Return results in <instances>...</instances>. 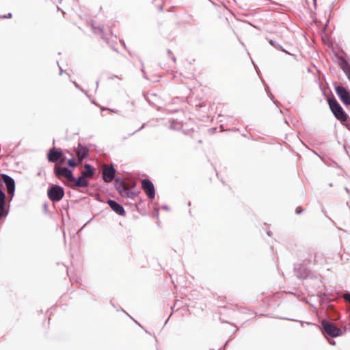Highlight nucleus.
Instances as JSON below:
<instances>
[{"instance_id": "nucleus-1", "label": "nucleus", "mask_w": 350, "mask_h": 350, "mask_svg": "<svg viewBox=\"0 0 350 350\" xmlns=\"http://www.w3.org/2000/svg\"><path fill=\"white\" fill-rule=\"evenodd\" d=\"M319 298V301L323 307H326V313L329 320L332 321L339 320L340 319V313L336 310L335 307L330 304L332 301H336L338 296L328 293H323L320 294Z\"/></svg>"}, {"instance_id": "nucleus-2", "label": "nucleus", "mask_w": 350, "mask_h": 350, "mask_svg": "<svg viewBox=\"0 0 350 350\" xmlns=\"http://www.w3.org/2000/svg\"><path fill=\"white\" fill-rule=\"evenodd\" d=\"M321 330L323 334H326L331 338H336L343 334V331L334 323L323 319L321 321Z\"/></svg>"}, {"instance_id": "nucleus-3", "label": "nucleus", "mask_w": 350, "mask_h": 350, "mask_svg": "<svg viewBox=\"0 0 350 350\" xmlns=\"http://www.w3.org/2000/svg\"><path fill=\"white\" fill-rule=\"evenodd\" d=\"M329 105L331 111L335 117L340 122H346L347 120V116L335 98L328 100Z\"/></svg>"}, {"instance_id": "nucleus-4", "label": "nucleus", "mask_w": 350, "mask_h": 350, "mask_svg": "<svg viewBox=\"0 0 350 350\" xmlns=\"http://www.w3.org/2000/svg\"><path fill=\"white\" fill-rule=\"evenodd\" d=\"M116 187L122 197L133 198L137 195L136 193L132 190L131 186L124 181L116 180Z\"/></svg>"}, {"instance_id": "nucleus-5", "label": "nucleus", "mask_w": 350, "mask_h": 350, "mask_svg": "<svg viewBox=\"0 0 350 350\" xmlns=\"http://www.w3.org/2000/svg\"><path fill=\"white\" fill-rule=\"evenodd\" d=\"M54 172L59 179L64 177L66 180V182H64V183L67 185L74 180L72 172L67 167H60L59 165L56 164L55 165Z\"/></svg>"}, {"instance_id": "nucleus-6", "label": "nucleus", "mask_w": 350, "mask_h": 350, "mask_svg": "<svg viewBox=\"0 0 350 350\" xmlns=\"http://www.w3.org/2000/svg\"><path fill=\"white\" fill-rule=\"evenodd\" d=\"M49 198L53 202H59L64 196V189L59 185H53L48 190Z\"/></svg>"}, {"instance_id": "nucleus-7", "label": "nucleus", "mask_w": 350, "mask_h": 350, "mask_svg": "<svg viewBox=\"0 0 350 350\" xmlns=\"http://www.w3.org/2000/svg\"><path fill=\"white\" fill-rule=\"evenodd\" d=\"M141 183L142 188L147 196L150 199H153L155 196V189L153 183L149 179H143Z\"/></svg>"}, {"instance_id": "nucleus-8", "label": "nucleus", "mask_w": 350, "mask_h": 350, "mask_svg": "<svg viewBox=\"0 0 350 350\" xmlns=\"http://www.w3.org/2000/svg\"><path fill=\"white\" fill-rule=\"evenodd\" d=\"M116 170L113 166L105 165L103 169V179L105 183H110L114 178Z\"/></svg>"}, {"instance_id": "nucleus-9", "label": "nucleus", "mask_w": 350, "mask_h": 350, "mask_svg": "<svg viewBox=\"0 0 350 350\" xmlns=\"http://www.w3.org/2000/svg\"><path fill=\"white\" fill-rule=\"evenodd\" d=\"M336 92L345 105H350V94L344 87L337 86L336 88Z\"/></svg>"}, {"instance_id": "nucleus-10", "label": "nucleus", "mask_w": 350, "mask_h": 350, "mask_svg": "<svg viewBox=\"0 0 350 350\" xmlns=\"http://www.w3.org/2000/svg\"><path fill=\"white\" fill-rule=\"evenodd\" d=\"M68 186L75 189L77 187H86L88 186V181L86 177H83V176H81L78 178H75L74 180L71 182V183H68Z\"/></svg>"}, {"instance_id": "nucleus-11", "label": "nucleus", "mask_w": 350, "mask_h": 350, "mask_svg": "<svg viewBox=\"0 0 350 350\" xmlns=\"http://www.w3.org/2000/svg\"><path fill=\"white\" fill-rule=\"evenodd\" d=\"M3 183H5L8 194L13 196L15 189V183L13 178L6 174H2Z\"/></svg>"}, {"instance_id": "nucleus-12", "label": "nucleus", "mask_w": 350, "mask_h": 350, "mask_svg": "<svg viewBox=\"0 0 350 350\" xmlns=\"http://www.w3.org/2000/svg\"><path fill=\"white\" fill-rule=\"evenodd\" d=\"M107 204L111 207V208L113 211H115L117 214L122 215V216L125 215V211H124L123 206H121L120 204H119L118 203H117L116 202H115L112 200H109L107 201Z\"/></svg>"}, {"instance_id": "nucleus-13", "label": "nucleus", "mask_w": 350, "mask_h": 350, "mask_svg": "<svg viewBox=\"0 0 350 350\" xmlns=\"http://www.w3.org/2000/svg\"><path fill=\"white\" fill-rule=\"evenodd\" d=\"M63 157V154L61 151H58L55 148H53L49 150L47 159L49 161L55 163L60 159Z\"/></svg>"}, {"instance_id": "nucleus-14", "label": "nucleus", "mask_w": 350, "mask_h": 350, "mask_svg": "<svg viewBox=\"0 0 350 350\" xmlns=\"http://www.w3.org/2000/svg\"><path fill=\"white\" fill-rule=\"evenodd\" d=\"M76 153L78 160L79 162H82L83 159H85L89 154V150L87 147L83 146L79 144L76 149Z\"/></svg>"}, {"instance_id": "nucleus-15", "label": "nucleus", "mask_w": 350, "mask_h": 350, "mask_svg": "<svg viewBox=\"0 0 350 350\" xmlns=\"http://www.w3.org/2000/svg\"><path fill=\"white\" fill-rule=\"evenodd\" d=\"M296 275L299 278H306L309 275V271L302 265H299L295 269Z\"/></svg>"}, {"instance_id": "nucleus-16", "label": "nucleus", "mask_w": 350, "mask_h": 350, "mask_svg": "<svg viewBox=\"0 0 350 350\" xmlns=\"http://www.w3.org/2000/svg\"><path fill=\"white\" fill-rule=\"evenodd\" d=\"M85 170L81 172L82 176L87 178H92L94 174V171L90 164H85Z\"/></svg>"}, {"instance_id": "nucleus-17", "label": "nucleus", "mask_w": 350, "mask_h": 350, "mask_svg": "<svg viewBox=\"0 0 350 350\" xmlns=\"http://www.w3.org/2000/svg\"><path fill=\"white\" fill-rule=\"evenodd\" d=\"M154 10L161 12L163 10V0H154L153 2Z\"/></svg>"}, {"instance_id": "nucleus-18", "label": "nucleus", "mask_w": 350, "mask_h": 350, "mask_svg": "<svg viewBox=\"0 0 350 350\" xmlns=\"http://www.w3.org/2000/svg\"><path fill=\"white\" fill-rule=\"evenodd\" d=\"M92 27L94 29V33H99L101 36L104 35L103 26L96 25L94 23H92Z\"/></svg>"}, {"instance_id": "nucleus-19", "label": "nucleus", "mask_w": 350, "mask_h": 350, "mask_svg": "<svg viewBox=\"0 0 350 350\" xmlns=\"http://www.w3.org/2000/svg\"><path fill=\"white\" fill-rule=\"evenodd\" d=\"M81 162H79V160H76L75 159H68V164L70 167H76L78 165L81 164Z\"/></svg>"}, {"instance_id": "nucleus-20", "label": "nucleus", "mask_w": 350, "mask_h": 350, "mask_svg": "<svg viewBox=\"0 0 350 350\" xmlns=\"http://www.w3.org/2000/svg\"><path fill=\"white\" fill-rule=\"evenodd\" d=\"M347 312L349 313L348 320L349 322L348 325L345 327V332H346L347 330L350 331V308L347 309Z\"/></svg>"}, {"instance_id": "nucleus-21", "label": "nucleus", "mask_w": 350, "mask_h": 350, "mask_svg": "<svg viewBox=\"0 0 350 350\" xmlns=\"http://www.w3.org/2000/svg\"><path fill=\"white\" fill-rule=\"evenodd\" d=\"M343 297H344L345 299L350 304V293L348 291H346L344 293Z\"/></svg>"}, {"instance_id": "nucleus-22", "label": "nucleus", "mask_w": 350, "mask_h": 350, "mask_svg": "<svg viewBox=\"0 0 350 350\" xmlns=\"http://www.w3.org/2000/svg\"><path fill=\"white\" fill-rule=\"evenodd\" d=\"M120 310L122 312H123L124 313H125L127 316H129L131 319H132L138 325H139L140 327H142V325L138 323L136 321H135L124 309L122 308H120Z\"/></svg>"}, {"instance_id": "nucleus-23", "label": "nucleus", "mask_w": 350, "mask_h": 350, "mask_svg": "<svg viewBox=\"0 0 350 350\" xmlns=\"http://www.w3.org/2000/svg\"><path fill=\"white\" fill-rule=\"evenodd\" d=\"M302 211L303 210H302L301 207H300V206L297 207L295 209V212L297 214H300L302 212Z\"/></svg>"}, {"instance_id": "nucleus-24", "label": "nucleus", "mask_w": 350, "mask_h": 350, "mask_svg": "<svg viewBox=\"0 0 350 350\" xmlns=\"http://www.w3.org/2000/svg\"><path fill=\"white\" fill-rule=\"evenodd\" d=\"M230 340H227L226 343L223 345L222 347H221L220 350H225L226 347L228 345Z\"/></svg>"}, {"instance_id": "nucleus-25", "label": "nucleus", "mask_w": 350, "mask_h": 350, "mask_svg": "<svg viewBox=\"0 0 350 350\" xmlns=\"http://www.w3.org/2000/svg\"><path fill=\"white\" fill-rule=\"evenodd\" d=\"M219 321L221 323H229L227 321L224 320V319H222L221 317H219Z\"/></svg>"}, {"instance_id": "nucleus-26", "label": "nucleus", "mask_w": 350, "mask_h": 350, "mask_svg": "<svg viewBox=\"0 0 350 350\" xmlns=\"http://www.w3.org/2000/svg\"><path fill=\"white\" fill-rule=\"evenodd\" d=\"M328 341L331 345H334L336 344V342L333 339H330Z\"/></svg>"}, {"instance_id": "nucleus-27", "label": "nucleus", "mask_w": 350, "mask_h": 350, "mask_svg": "<svg viewBox=\"0 0 350 350\" xmlns=\"http://www.w3.org/2000/svg\"><path fill=\"white\" fill-rule=\"evenodd\" d=\"M348 79L350 80V68L346 70Z\"/></svg>"}, {"instance_id": "nucleus-28", "label": "nucleus", "mask_w": 350, "mask_h": 350, "mask_svg": "<svg viewBox=\"0 0 350 350\" xmlns=\"http://www.w3.org/2000/svg\"><path fill=\"white\" fill-rule=\"evenodd\" d=\"M279 319H286V320H290V321H295L294 319H288V318H286V317H279Z\"/></svg>"}, {"instance_id": "nucleus-29", "label": "nucleus", "mask_w": 350, "mask_h": 350, "mask_svg": "<svg viewBox=\"0 0 350 350\" xmlns=\"http://www.w3.org/2000/svg\"><path fill=\"white\" fill-rule=\"evenodd\" d=\"M172 316V313L170 314V315L169 316V317L167 318V319H166L165 322V325L167 323V321H169V319L170 317Z\"/></svg>"}, {"instance_id": "nucleus-30", "label": "nucleus", "mask_w": 350, "mask_h": 350, "mask_svg": "<svg viewBox=\"0 0 350 350\" xmlns=\"http://www.w3.org/2000/svg\"><path fill=\"white\" fill-rule=\"evenodd\" d=\"M4 208L3 209H1L0 208V217L2 215V211H3Z\"/></svg>"}, {"instance_id": "nucleus-31", "label": "nucleus", "mask_w": 350, "mask_h": 350, "mask_svg": "<svg viewBox=\"0 0 350 350\" xmlns=\"http://www.w3.org/2000/svg\"><path fill=\"white\" fill-rule=\"evenodd\" d=\"M110 304H111L113 307L116 308V306H115L114 304H113L111 301H110Z\"/></svg>"}, {"instance_id": "nucleus-32", "label": "nucleus", "mask_w": 350, "mask_h": 350, "mask_svg": "<svg viewBox=\"0 0 350 350\" xmlns=\"http://www.w3.org/2000/svg\"><path fill=\"white\" fill-rule=\"evenodd\" d=\"M238 329H239V328H238V327H236V329L234 331V332L232 333V334H234L236 332H237V331H238Z\"/></svg>"}, {"instance_id": "nucleus-33", "label": "nucleus", "mask_w": 350, "mask_h": 350, "mask_svg": "<svg viewBox=\"0 0 350 350\" xmlns=\"http://www.w3.org/2000/svg\"><path fill=\"white\" fill-rule=\"evenodd\" d=\"M299 322H300V324H301V325L304 323V321H299Z\"/></svg>"}, {"instance_id": "nucleus-34", "label": "nucleus", "mask_w": 350, "mask_h": 350, "mask_svg": "<svg viewBox=\"0 0 350 350\" xmlns=\"http://www.w3.org/2000/svg\"><path fill=\"white\" fill-rule=\"evenodd\" d=\"M289 293L293 294V295H295V293H293V292H290Z\"/></svg>"}]
</instances>
